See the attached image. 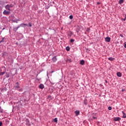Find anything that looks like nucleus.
Wrapping results in <instances>:
<instances>
[{
    "instance_id": "obj_1",
    "label": "nucleus",
    "mask_w": 126,
    "mask_h": 126,
    "mask_svg": "<svg viewBox=\"0 0 126 126\" xmlns=\"http://www.w3.org/2000/svg\"><path fill=\"white\" fill-rule=\"evenodd\" d=\"M6 71V68L4 67H2L0 69V75H3Z\"/></svg>"
},
{
    "instance_id": "obj_2",
    "label": "nucleus",
    "mask_w": 126,
    "mask_h": 126,
    "mask_svg": "<svg viewBox=\"0 0 126 126\" xmlns=\"http://www.w3.org/2000/svg\"><path fill=\"white\" fill-rule=\"evenodd\" d=\"M3 14H4V15H8L9 14H10V11H7L5 10L3 12Z\"/></svg>"
},
{
    "instance_id": "obj_3",
    "label": "nucleus",
    "mask_w": 126,
    "mask_h": 126,
    "mask_svg": "<svg viewBox=\"0 0 126 126\" xmlns=\"http://www.w3.org/2000/svg\"><path fill=\"white\" fill-rule=\"evenodd\" d=\"M27 25H28L27 24L22 23L20 25V26L21 27H23L24 28H25V27H26V26H27Z\"/></svg>"
},
{
    "instance_id": "obj_4",
    "label": "nucleus",
    "mask_w": 126,
    "mask_h": 126,
    "mask_svg": "<svg viewBox=\"0 0 126 126\" xmlns=\"http://www.w3.org/2000/svg\"><path fill=\"white\" fill-rule=\"evenodd\" d=\"M106 42H110L111 41V37H106L105 39Z\"/></svg>"
},
{
    "instance_id": "obj_5",
    "label": "nucleus",
    "mask_w": 126,
    "mask_h": 126,
    "mask_svg": "<svg viewBox=\"0 0 126 126\" xmlns=\"http://www.w3.org/2000/svg\"><path fill=\"white\" fill-rule=\"evenodd\" d=\"M114 120L115 122H117L118 121H121V118H120V117H116V118H114Z\"/></svg>"
},
{
    "instance_id": "obj_6",
    "label": "nucleus",
    "mask_w": 126,
    "mask_h": 126,
    "mask_svg": "<svg viewBox=\"0 0 126 126\" xmlns=\"http://www.w3.org/2000/svg\"><path fill=\"white\" fill-rule=\"evenodd\" d=\"M5 8L7 9L8 10H10V8L9 7V5L7 4V5L5 6Z\"/></svg>"
},
{
    "instance_id": "obj_7",
    "label": "nucleus",
    "mask_w": 126,
    "mask_h": 126,
    "mask_svg": "<svg viewBox=\"0 0 126 126\" xmlns=\"http://www.w3.org/2000/svg\"><path fill=\"white\" fill-rule=\"evenodd\" d=\"M52 61L53 62H54V63L57 62V57L54 56L53 58H52Z\"/></svg>"
},
{
    "instance_id": "obj_8",
    "label": "nucleus",
    "mask_w": 126,
    "mask_h": 126,
    "mask_svg": "<svg viewBox=\"0 0 126 126\" xmlns=\"http://www.w3.org/2000/svg\"><path fill=\"white\" fill-rule=\"evenodd\" d=\"M117 76H118V77H121L122 76V73L118 72L117 73Z\"/></svg>"
},
{
    "instance_id": "obj_9",
    "label": "nucleus",
    "mask_w": 126,
    "mask_h": 126,
    "mask_svg": "<svg viewBox=\"0 0 126 126\" xmlns=\"http://www.w3.org/2000/svg\"><path fill=\"white\" fill-rule=\"evenodd\" d=\"M39 88H40V89H44V85H43V84H40V85H39Z\"/></svg>"
},
{
    "instance_id": "obj_10",
    "label": "nucleus",
    "mask_w": 126,
    "mask_h": 126,
    "mask_svg": "<svg viewBox=\"0 0 126 126\" xmlns=\"http://www.w3.org/2000/svg\"><path fill=\"white\" fill-rule=\"evenodd\" d=\"M85 63V62L84 61V60H82L80 62V64H82V65H83V64H84Z\"/></svg>"
},
{
    "instance_id": "obj_11",
    "label": "nucleus",
    "mask_w": 126,
    "mask_h": 126,
    "mask_svg": "<svg viewBox=\"0 0 126 126\" xmlns=\"http://www.w3.org/2000/svg\"><path fill=\"white\" fill-rule=\"evenodd\" d=\"M20 86H19V83L18 82L17 83V85L16 86V88H17V89H18V88H20Z\"/></svg>"
},
{
    "instance_id": "obj_12",
    "label": "nucleus",
    "mask_w": 126,
    "mask_h": 126,
    "mask_svg": "<svg viewBox=\"0 0 126 126\" xmlns=\"http://www.w3.org/2000/svg\"><path fill=\"white\" fill-rule=\"evenodd\" d=\"M5 40H6V39L4 37H3L2 38V39L0 41V43H2V42H4L5 41Z\"/></svg>"
},
{
    "instance_id": "obj_13",
    "label": "nucleus",
    "mask_w": 126,
    "mask_h": 126,
    "mask_svg": "<svg viewBox=\"0 0 126 126\" xmlns=\"http://www.w3.org/2000/svg\"><path fill=\"white\" fill-rule=\"evenodd\" d=\"M108 60H109V61H114V60H115V58H112V57H110V58H108Z\"/></svg>"
},
{
    "instance_id": "obj_14",
    "label": "nucleus",
    "mask_w": 126,
    "mask_h": 126,
    "mask_svg": "<svg viewBox=\"0 0 126 126\" xmlns=\"http://www.w3.org/2000/svg\"><path fill=\"white\" fill-rule=\"evenodd\" d=\"M123 114V118L124 119H126V113H124V111L122 112Z\"/></svg>"
},
{
    "instance_id": "obj_15",
    "label": "nucleus",
    "mask_w": 126,
    "mask_h": 126,
    "mask_svg": "<svg viewBox=\"0 0 126 126\" xmlns=\"http://www.w3.org/2000/svg\"><path fill=\"white\" fill-rule=\"evenodd\" d=\"M26 122H27L26 124L28 125V126H29L30 125L29 120L28 119H27Z\"/></svg>"
},
{
    "instance_id": "obj_16",
    "label": "nucleus",
    "mask_w": 126,
    "mask_h": 126,
    "mask_svg": "<svg viewBox=\"0 0 126 126\" xmlns=\"http://www.w3.org/2000/svg\"><path fill=\"white\" fill-rule=\"evenodd\" d=\"M75 114H76V115L78 116V115H79V111H76Z\"/></svg>"
},
{
    "instance_id": "obj_17",
    "label": "nucleus",
    "mask_w": 126,
    "mask_h": 126,
    "mask_svg": "<svg viewBox=\"0 0 126 126\" xmlns=\"http://www.w3.org/2000/svg\"><path fill=\"white\" fill-rule=\"evenodd\" d=\"M6 77L8 78L9 77V73H6Z\"/></svg>"
},
{
    "instance_id": "obj_18",
    "label": "nucleus",
    "mask_w": 126,
    "mask_h": 126,
    "mask_svg": "<svg viewBox=\"0 0 126 126\" xmlns=\"http://www.w3.org/2000/svg\"><path fill=\"white\" fill-rule=\"evenodd\" d=\"M124 3V0H120L119 1V3L122 4V3Z\"/></svg>"
},
{
    "instance_id": "obj_19",
    "label": "nucleus",
    "mask_w": 126,
    "mask_h": 126,
    "mask_svg": "<svg viewBox=\"0 0 126 126\" xmlns=\"http://www.w3.org/2000/svg\"><path fill=\"white\" fill-rule=\"evenodd\" d=\"M54 122H55V123H58V118H55Z\"/></svg>"
},
{
    "instance_id": "obj_20",
    "label": "nucleus",
    "mask_w": 126,
    "mask_h": 126,
    "mask_svg": "<svg viewBox=\"0 0 126 126\" xmlns=\"http://www.w3.org/2000/svg\"><path fill=\"white\" fill-rule=\"evenodd\" d=\"M66 51H69V50H70V48H69V47H67L66 48Z\"/></svg>"
},
{
    "instance_id": "obj_21",
    "label": "nucleus",
    "mask_w": 126,
    "mask_h": 126,
    "mask_svg": "<svg viewBox=\"0 0 126 126\" xmlns=\"http://www.w3.org/2000/svg\"><path fill=\"white\" fill-rule=\"evenodd\" d=\"M69 18H70V19H72V18H73V16L70 15V16H69Z\"/></svg>"
},
{
    "instance_id": "obj_22",
    "label": "nucleus",
    "mask_w": 126,
    "mask_h": 126,
    "mask_svg": "<svg viewBox=\"0 0 126 126\" xmlns=\"http://www.w3.org/2000/svg\"><path fill=\"white\" fill-rule=\"evenodd\" d=\"M29 26V27H32V25L31 24V23H30L29 24V26Z\"/></svg>"
},
{
    "instance_id": "obj_23",
    "label": "nucleus",
    "mask_w": 126,
    "mask_h": 126,
    "mask_svg": "<svg viewBox=\"0 0 126 126\" xmlns=\"http://www.w3.org/2000/svg\"><path fill=\"white\" fill-rule=\"evenodd\" d=\"M70 42H71V43H73V42H74V39H71Z\"/></svg>"
},
{
    "instance_id": "obj_24",
    "label": "nucleus",
    "mask_w": 126,
    "mask_h": 126,
    "mask_svg": "<svg viewBox=\"0 0 126 126\" xmlns=\"http://www.w3.org/2000/svg\"><path fill=\"white\" fill-rule=\"evenodd\" d=\"M108 110H109V111H111V110H112V107H108Z\"/></svg>"
},
{
    "instance_id": "obj_25",
    "label": "nucleus",
    "mask_w": 126,
    "mask_h": 126,
    "mask_svg": "<svg viewBox=\"0 0 126 126\" xmlns=\"http://www.w3.org/2000/svg\"><path fill=\"white\" fill-rule=\"evenodd\" d=\"M120 37H122V38H124V35H123V34H120Z\"/></svg>"
},
{
    "instance_id": "obj_26",
    "label": "nucleus",
    "mask_w": 126,
    "mask_h": 126,
    "mask_svg": "<svg viewBox=\"0 0 126 126\" xmlns=\"http://www.w3.org/2000/svg\"><path fill=\"white\" fill-rule=\"evenodd\" d=\"M84 103H85V105H87V101L86 100L84 101Z\"/></svg>"
},
{
    "instance_id": "obj_27",
    "label": "nucleus",
    "mask_w": 126,
    "mask_h": 126,
    "mask_svg": "<svg viewBox=\"0 0 126 126\" xmlns=\"http://www.w3.org/2000/svg\"><path fill=\"white\" fill-rule=\"evenodd\" d=\"M9 7L10 8V7H12V4L9 5Z\"/></svg>"
},
{
    "instance_id": "obj_28",
    "label": "nucleus",
    "mask_w": 126,
    "mask_h": 126,
    "mask_svg": "<svg viewBox=\"0 0 126 126\" xmlns=\"http://www.w3.org/2000/svg\"><path fill=\"white\" fill-rule=\"evenodd\" d=\"M20 27H21V26H20V25L17 28V29H16V30H17L18 29V28H20Z\"/></svg>"
},
{
    "instance_id": "obj_29",
    "label": "nucleus",
    "mask_w": 126,
    "mask_h": 126,
    "mask_svg": "<svg viewBox=\"0 0 126 126\" xmlns=\"http://www.w3.org/2000/svg\"><path fill=\"white\" fill-rule=\"evenodd\" d=\"M2 126V122H0V126Z\"/></svg>"
},
{
    "instance_id": "obj_30",
    "label": "nucleus",
    "mask_w": 126,
    "mask_h": 126,
    "mask_svg": "<svg viewBox=\"0 0 126 126\" xmlns=\"http://www.w3.org/2000/svg\"><path fill=\"white\" fill-rule=\"evenodd\" d=\"M122 20H124V21H126V19H125V18H124V19H123V18H122Z\"/></svg>"
},
{
    "instance_id": "obj_31",
    "label": "nucleus",
    "mask_w": 126,
    "mask_h": 126,
    "mask_svg": "<svg viewBox=\"0 0 126 126\" xmlns=\"http://www.w3.org/2000/svg\"><path fill=\"white\" fill-rule=\"evenodd\" d=\"M94 119L97 120V117H94Z\"/></svg>"
},
{
    "instance_id": "obj_32",
    "label": "nucleus",
    "mask_w": 126,
    "mask_h": 126,
    "mask_svg": "<svg viewBox=\"0 0 126 126\" xmlns=\"http://www.w3.org/2000/svg\"><path fill=\"white\" fill-rule=\"evenodd\" d=\"M97 4H100V3L99 2H97Z\"/></svg>"
},
{
    "instance_id": "obj_33",
    "label": "nucleus",
    "mask_w": 126,
    "mask_h": 126,
    "mask_svg": "<svg viewBox=\"0 0 126 126\" xmlns=\"http://www.w3.org/2000/svg\"><path fill=\"white\" fill-rule=\"evenodd\" d=\"M125 19H126V15L125 16Z\"/></svg>"
},
{
    "instance_id": "obj_34",
    "label": "nucleus",
    "mask_w": 126,
    "mask_h": 126,
    "mask_svg": "<svg viewBox=\"0 0 126 126\" xmlns=\"http://www.w3.org/2000/svg\"><path fill=\"white\" fill-rule=\"evenodd\" d=\"M125 91V90H122V92H124Z\"/></svg>"
},
{
    "instance_id": "obj_35",
    "label": "nucleus",
    "mask_w": 126,
    "mask_h": 126,
    "mask_svg": "<svg viewBox=\"0 0 126 126\" xmlns=\"http://www.w3.org/2000/svg\"><path fill=\"white\" fill-rule=\"evenodd\" d=\"M49 98H51V96H48V99Z\"/></svg>"
},
{
    "instance_id": "obj_36",
    "label": "nucleus",
    "mask_w": 126,
    "mask_h": 126,
    "mask_svg": "<svg viewBox=\"0 0 126 126\" xmlns=\"http://www.w3.org/2000/svg\"><path fill=\"white\" fill-rule=\"evenodd\" d=\"M2 30H4V28H3V29H2Z\"/></svg>"
},
{
    "instance_id": "obj_37",
    "label": "nucleus",
    "mask_w": 126,
    "mask_h": 126,
    "mask_svg": "<svg viewBox=\"0 0 126 126\" xmlns=\"http://www.w3.org/2000/svg\"><path fill=\"white\" fill-rule=\"evenodd\" d=\"M106 83H107V81H105Z\"/></svg>"
}]
</instances>
